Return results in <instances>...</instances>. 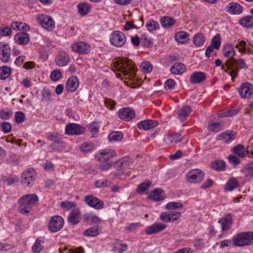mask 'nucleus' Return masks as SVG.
Wrapping results in <instances>:
<instances>
[{"label":"nucleus","instance_id":"nucleus-61","mask_svg":"<svg viewBox=\"0 0 253 253\" xmlns=\"http://www.w3.org/2000/svg\"><path fill=\"white\" fill-rule=\"evenodd\" d=\"M111 184V182L107 179H100L95 182V186L96 188H100L108 186L110 185Z\"/></svg>","mask_w":253,"mask_h":253},{"label":"nucleus","instance_id":"nucleus-47","mask_svg":"<svg viewBox=\"0 0 253 253\" xmlns=\"http://www.w3.org/2000/svg\"><path fill=\"white\" fill-rule=\"evenodd\" d=\"M145 26L150 32L156 31L160 28L159 24L153 20H148L146 22Z\"/></svg>","mask_w":253,"mask_h":253},{"label":"nucleus","instance_id":"nucleus-60","mask_svg":"<svg viewBox=\"0 0 253 253\" xmlns=\"http://www.w3.org/2000/svg\"><path fill=\"white\" fill-rule=\"evenodd\" d=\"M47 138L53 141L54 143L58 144L62 143V139L61 137L56 133H50L47 135Z\"/></svg>","mask_w":253,"mask_h":253},{"label":"nucleus","instance_id":"nucleus-9","mask_svg":"<svg viewBox=\"0 0 253 253\" xmlns=\"http://www.w3.org/2000/svg\"><path fill=\"white\" fill-rule=\"evenodd\" d=\"M64 219L59 215L52 217L48 224V229L52 232L59 231L64 225Z\"/></svg>","mask_w":253,"mask_h":253},{"label":"nucleus","instance_id":"nucleus-27","mask_svg":"<svg viewBox=\"0 0 253 253\" xmlns=\"http://www.w3.org/2000/svg\"><path fill=\"white\" fill-rule=\"evenodd\" d=\"M235 47L238 49L239 52L241 54H244L246 52L249 53H253L252 51L251 47H247V42L242 40H239L237 41V43L235 45Z\"/></svg>","mask_w":253,"mask_h":253},{"label":"nucleus","instance_id":"nucleus-57","mask_svg":"<svg viewBox=\"0 0 253 253\" xmlns=\"http://www.w3.org/2000/svg\"><path fill=\"white\" fill-rule=\"evenodd\" d=\"M127 249V246L126 244L123 243L122 241H118L115 244L114 250L121 253L126 251Z\"/></svg>","mask_w":253,"mask_h":253},{"label":"nucleus","instance_id":"nucleus-41","mask_svg":"<svg viewBox=\"0 0 253 253\" xmlns=\"http://www.w3.org/2000/svg\"><path fill=\"white\" fill-rule=\"evenodd\" d=\"M239 24L246 28L253 27V16H247L242 18L239 22Z\"/></svg>","mask_w":253,"mask_h":253},{"label":"nucleus","instance_id":"nucleus-56","mask_svg":"<svg viewBox=\"0 0 253 253\" xmlns=\"http://www.w3.org/2000/svg\"><path fill=\"white\" fill-rule=\"evenodd\" d=\"M140 67L142 72L145 73H149L153 69L152 64L147 61L142 62L140 65Z\"/></svg>","mask_w":253,"mask_h":253},{"label":"nucleus","instance_id":"nucleus-64","mask_svg":"<svg viewBox=\"0 0 253 253\" xmlns=\"http://www.w3.org/2000/svg\"><path fill=\"white\" fill-rule=\"evenodd\" d=\"M12 116V112L9 110H2L0 112V118L2 120H8Z\"/></svg>","mask_w":253,"mask_h":253},{"label":"nucleus","instance_id":"nucleus-32","mask_svg":"<svg viewBox=\"0 0 253 253\" xmlns=\"http://www.w3.org/2000/svg\"><path fill=\"white\" fill-rule=\"evenodd\" d=\"M165 141L167 144L180 142L182 139V136L179 133L168 134L165 137Z\"/></svg>","mask_w":253,"mask_h":253},{"label":"nucleus","instance_id":"nucleus-48","mask_svg":"<svg viewBox=\"0 0 253 253\" xmlns=\"http://www.w3.org/2000/svg\"><path fill=\"white\" fill-rule=\"evenodd\" d=\"M162 26L165 28H169L173 26L175 24V20L169 17H164L161 19Z\"/></svg>","mask_w":253,"mask_h":253},{"label":"nucleus","instance_id":"nucleus-21","mask_svg":"<svg viewBox=\"0 0 253 253\" xmlns=\"http://www.w3.org/2000/svg\"><path fill=\"white\" fill-rule=\"evenodd\" d=\"M226 11L233 15H238L242 12L243 8L242 6L237 2H230L225 8Z\"/></svg>","mask_w":253,"mask_h":253},{"label":"nucleus","instance_id":"nucleus-23","mask_svg":"<svg viewBox=\"0 0 253 253\" xmlns=\"http://www.w3.org/2000/svg\"><path fill=\"white\" fill-rule=\"evenodd\" d=\"M235 138V134L233 131L227 130L217 135L216 139L222 140L224 142L228 143Z\"/></svg>","mask_w":253,"mask_h":253},{"label":"nucleus","instance_id":"nucleus-8","mask_svg":"<svg viewBox=\"0 0 253 253\" xmlns=\"http://www.w3.org/2000/svg\"><path fill=\"white\" fill-rule=\"evenodd\" d=\"M84 201L87 206L95 210L103 209L104 207L103 202L92 195L86 196Z\"/></svg>","mask_w":253,"mask_h":253},{"label":"nucleus","instance_id":"nucleus-14","mask_svg":"<svg viewBox=\"0 0 253 253\" xmlns=\"http://www.w3.org/2000/svg\"><path fill=\"white\" fill-rule=\"evenodd\" d=\"M181 216V212L174 211L170 213L163 212L160 215V219L165 222H173L177 220Z\"/></svg>","mask_w":253,"mask_h":253},{"label":"nucleus","instance_id":"nucleus-40","mask_svg":"<svg viewBox=\"0 0 253 253\" xmlns=\"http://www.w3.org/2000/svg\"><path fill=\"white\" fill-rule=\"evenodd\" d=\"M206 42V38L204 35L200 33H198L195 35L193 37V43L194 45L197 47H201L204 45Z\"/></svg>","mask_w":253,"mask_h":253},{"label":"nucleus","instance_id":"nucleus-31","mask_svg":"<svg viewBox=\"0 0 253 253\" xmlns=\"http://www.w3.org/2000/svg\"><path fill=\"white\" fill-rule=\"evenodd\" d=\"M186 71L185 65L181 63H174L170 68V72L172 74L180 75Z\"/></svg>","mask_w":253,"mask_h":253},{"label":"nucleus","instance_id":"nucleus-46","mask_svg":"<svg viewBox=\"0 0 253 253\" xmlns=\"http://www.w3.org/2000/svg\"><path fill=\"white\" fill-rule=\"evenodd\" d=\"M238 185V182L235 178L229 179L225 187V190L227 191H231L236 188Z\"/></svg>","mask_w":253,"mask_h":253},{"label":"nucleus","instance_id":"nucleus-2","mask_svg":"<svg viewBox=\"0 0 253 253\" xmlns=\"http://www.w3.org/2000/svg\"><path fill=\"white\" fill-rule=\"evenodd\" d=\"M253 243V232H241L232 237V244L236 247L250 246Z\"/></svg>","mask_w":253,"mask_h":253},{"label":"nucleus","instance_id":"nucleus-25","mask_svg":"<svg viewBox=\"0 0 253 253\" xmlns=\"http://www.w3.org/2000/svg\"><path fill=\"white\" fill-rule=\"evenodd\" d=\"M83 218L84 221L89 224H99L102 221L101 218L93 212H87L84 213L83 215Z\"/></svg>","mask_w":253,"mask_h":253},{"label":"nucleus","instance_id":"nucleus-63","mask_svg":"<svg viewBox=\"0 0 253 253\" xmlns=\"http://www.w3.org/2000/svg\"><path fill=\"white\" fill-rule=\"evenodd\" d=\"M15 120L17 124H22L25 120V114L20 111L16 112L15 115Z\"/></svg>","mask_w":253,"mask_h":253},{"label":"nucleus","instance_id":"nucleus-19","mask_svg":"<svg viewBox=\"0 0 253 253\" xmlns=\"http://www.w3.org/2000/svg\"><path fill=\"white\" fill-rule=\"evenodd\" d=\"M69 60L68 54L64 51H61L57 55L55 62L59 67H64L67 65Z\"/></svg>","mask_w":253,"mask_h":253},{"label":"nucleus","instance_id":"nucleus-18","mask_svg":"<svg viewBox=\"0 0 253 253\" xmlns=\"http://www.w3.org/2000/svg\"><path fill=\"white\" fill-rule=\"evenodd\" d=\"M118 115L121 119L126 121H129L134 117L135 112L130 108H123L120 110Z\"/></svg>","mask_w":253,"mask_h":253},{"label":"nucleus","instance_id":"nucleus-52","mask_svg":"<svg viewBox=\"0 0 253 253\" xmlns=\"http://www.w3.org/2000/svg\"><path fill=\"white\" fill-rule=\"evenodd\" d=\"M151 184L149 181L144 182L139 184L137 189V192L141 195L144 194Z\"/></svg>","mask_w":253,"mask_h":253},{"label":"nucleus","instance_id":"nucleus-51","mask_svg":"<svg viewBox=\"0 0 253 253\" xmlns=\"http://www.w3.org/2000/svg\"><path fill=\"white\" fill-rule=\"evenodd\" d=\"M81 150L84 153L90 152L94 149L93 144L89 142H85L80 146Z\"/></svg>","mask_w":253,"mask_h":253},{"label":"nucleus","instance_id":"nucleus-20","mask_svg":"<svg viewBox=\"0 0 253 253\" xmlns=\"http://www.w3.org/2000/svg\"><path fill=\"white\" fill-rule=\"evenodd\" d=\"M222 54L226 58H233L236 55L235 46L231 43L224 44L222 47Z\"/></svg>","mask_w":253,"mask_h":253},{"label":"nucleus","instance_id":"nucleus-50","mask_svg":"<svg viewBox=\"0 0 253 253\" xmlns=\"http://www.w3.org/2000/svg\"><path fill=\"white\" fill-rule=\"evenodd\" d=\"M183 205L179 202H170L165 206V209L167 210H173L181 209Z\"/></svg>","mask_w":253,"mask_h":253},{"label":"nucleus","instance_id":"nucleus-6","mask_svg":"<svg viewBox=\"0 0 253 253\" xmlns=\"http://www.w3.org/2000/svg\"><path fill=\"white\" fill-rule=\"evenodd\" d=\"M39 24L45 30L51 31L55 28V22L53 18L47 15L39 14L37 17Z\"/></svg>","mask_w":253,"mask_h":253},{"label":"nucleus","instance_id":"nucleus-53","mask_svg":"<svg viewBox=\"0 0 253 253\" xmlns=\"http://www.w3.org/2000/svg\"><path fill=\"white\" fill-rule=\"evenodd\" d=\"M226 164L222 160H217L212 163L211 167L216 170H223L224 169Z\"/></svg>","mask_w":253,"mask_h":253},{"label":"nucleus","instance_id":"nucleus-26","mask_svg":"<svg viewBox=\"0 0 253 253\" xmlns=\"http://www.w3.org/2000/svg\"><path fill=\"white\" fill-rule=\"evenodd\" d=\"M14 41L18 44H26L30 40L29 35L25 32H20L16 34L14 37Z\"/></svg>","mask_w":253,"mask_h":253},{"label":"nucleus","instance_id":"nucleus-28","mask_svg":"<svg viewBox=\"0 0 253 253\" xmlns=\"http://www.w3.org/2000/svg\"><path fill=\"white\" fill-rule=\"evenodd\" d=\"M206 79V75L202 72H195L192 73L190 78L192 84H198L204 81Z\"/></svg>","mask_w":253,"mask_h":253},{"label":"nucleus","instance_id":"nucleus-35","mask_svg":"<svg viewBox=\"0 0 253 253\" xmlns=\"http://www.w3.org/2000/svg\"><path fill=\"white\" fill-rule=\"evenodd\" d=\"M123 137L124 134L121 131H113L110 133L108 136L109 142L112 143L120 141Z\"/></svg>","mask_w":253,"mask_h":253},{"label":"nucleus","instance_id":"nucleus-45","mask_svg":"<svg viewBox=\"0 0 253 253\" xmlns=\"http://www.w3.org/2000/svg\"><path fill=\"white\" fill-rule=\"evenodd\" d=\"M11 74V69L7 66L0 67V79L4 80L7 78Z\"/></svg>","mask_w":253,"mask_h":253},{"label":"nucleus","instance_id":"nucleus-29","mask_svg":"<svg viewBox=\"0 0 253 253\" xmlns=\"http://www.w3.org/2000/svg\"><path fill=\"white\" fill-rule=\"evenodd\" d=\"M81 212L78 209L73 210L68 217V221L72 224L75 225L78 224L81 219Z\"/></svg>","mask_w":253,"mask_h":253},{"label":"nucleus","instance_id":"nucleus-36","mask_svg":"<svg viewBox=\"0 0 253 253\" xmlns=\"http://www.w3.org/2000/svg\"><path fill=\"white\" fill-rule=\"evenodd\" d=\"M132 162V160L130 158L124 157L116 162L115 165L117 168L123 169L129 166Z\"/></svg>","mask_w":253,"mask_h":253},{"label":"nucleus","instance_id":"nucleus-10","mask_svg":"<svg viewBox=\"0 0 253 253\" xmlns=\"http://www.w3.org/2000/svg\"><path fill=\"white\" fill-rule=\"evenodd\" d=\"M36 179V172L34 169H29L25 170L21 177L22 183L26 186L33 184Z\"/></svg>","mask_w":253,"mask_h":253},{"label":"nucleus","instance_id":"nucleus-44","mask_svg":"<svg viewBox=\"0 0 253 253\" xmlns=\"http://www.w3.org/2000/svg\"><path fill=\"white\" fill-rule=\"evenodd\" d=\"M89 129L92 137H95L99 133L100 125L96 122H92L89 124Z\"/></svg>","mask_w":253,"mask_h":253},{"label":"nucleus","instance_id":"nucleus-13","mask_svg":"<svg viewBox=\"0 0 253 253\" xmlns=\"http://www.w3.org/2000/svg\"><path fill=\"white\" fill-rule=\"evenodd\" d=\"M11 49L8 44L4 42H0V59L3 63L9 61Z\"/></svg>","mask_w":253,"mask_h":253},{"label":"nucleus","instance_id":"nucleus-49","mask_svg":"<svg viewBox=\"0 0 253 253\" xmlns=\"http://www.w3.org/2000/svg\"><path fill=\"white\" fill-rule=\"evenodd\" d=\"M223 128V124L219 122H211L208 126L209 130L212 132H218Z\"/></svg>","mask_w":253,"mask_h":253},{"label":"nucleus","instance_id":"nucleus-37","mask_svg":"<svg viewBox=\"0 0 253 253\" xmlns=\"http://www.w3.org/2000/svg\"><path fill=\"white\" fill-rule=\"evenodd\" d=\"M44 243V238L42 237L38 238L32 247V251H33V252L36 253L40 252L43 248Z\"/></svg>","mask_w":253,"mask_h":253},{"label":"nucleus","instance_id":"nucleus-24","mask_svg":"<svg viewBox=\"0 0 253 253\" xmlns=\"http://www.w3.org/2000/svg\"><path fill=\"white\" fill-rule=\"evenodd\" d=\"M218 222L221 225V230L225 231L231 227L232 217L230 214H227L219 219Z\"/></svg>","mask_w":253,"mask_h":253},{"label":"nucleus","instance_id":"nucleus-7","mask_svg":"<svg viewBox=\"0 0 253 253\" xmlns=\"http://www.w3.org/2000/svg\"><path fill=\"white\" fill-rule=\"evenodd\" d=\"M65 133L68 135H79L83 134L85 127L76 123H70L66 125L65 129Z\"/></svg>","mask_w":253,"mask_h":253},{"label":"nucleus","instance_id":"nucleus-33","mask_svg":"<svg viewBox=\"0 0 253 253\" xmlns=\"http://www.w3.org/2000/svg\"><path fill=\"white\" fill-rule=\"evenodd\" d=\"M175 40L179 43L185 44L189 41V35L184 31L176 33L174 36Z\"/></svg>","mask_w":253,"mask_h":253},{"label":"nucleus","instance_id":"nucleus-43","mask_svg":"<svg viewBox=\"0 0 253 253\" xmlns=\"http://www.w3.org/2000/svg\"><path fill=\"white\" fill-rule=\"evenodd\" d=\"M232 151L233 153L241 158H243L246 155L247 150H246L244 146L242 145L239 144L233 147Z\"/></svg>","mask_w":253,"mask_h":253},{"label":"nucleus","instance_id":"nucleus-16","mask_svg":"<svg viewBox=\"0 0 253 253\" xmlns=\"http://www.w3.org/2000/svg\"><path fill=\"white\" fill-rule=\"evenodd\" d=\"M239 92L242 98H248L253 93V86L250 83H243L239 89Z\"/></svg>","mask_w":253,"mask_h":253},{"label":"nucleus","instance_id":"nucleus-42","mask_svg":"<svg viewBox=\"0 0 253 253\" xmlns=\"http://www.w3.org/2000/svg\"><path fill=\"white\" fill-rule=\"evenodd\" d=\"M11 27L13 30H17L18 31L23 30L25 31H28L30 30V27L25 23L21 22H15L12 24Z\"/></svg>","mask_w":253,"mask_h":253},{"label":"nucleus","instance_id":"nucleus-54","mask_svg":"<svg viewBox=\"0 0 253 253\" xmlns=\"http://www.w3.org/2000/svg\"><path fill=\"white\" fill-rule=\"evenodd\" d=\"M60 251L61 253H84V251L82 247L78 248L67 247L65 248L63 250L60 249Z\"/></svg>","mask_w":253,"mask_h":253},{"label":"nucleus","instance_id":"nucleus-15","mask_svg":"<svg viewBox=\"0 0 253 253\" xmlns=\"http://www.w3.org/2000/svg\"><path fill=\"white\" fill-rule=\"evenodd\" d=\"M166 227L167 225L164 223L155 222L146 227L145 232L147 235L154 234L164 230Z\"/></svg>","mask_w":253,"mask_h":253},{"label":"nucleus","instance_id":"nucleus-12","mask_svg":"<svg viewBox=\"0 0 253 253\" xmlns=\"http://www.w3.org/2000/svg\"><path fill=\"white\" fill-rule=\"evenodd\" d=\"M116 152L113 149L101 150L96 156V158L101 163H108L110 159L116 156Z\"/></svg>","mask_w":253,"mask_h":253},{"label":"nucleus","instance_id":"nucleus-3","mask_svg":"<svg viewBox=\"0 0 253 253\" xmlns=\"http://www.w3.org/2000/svg\"><path fill=\"white\" fill-rule=\"evenodd\" d=\"M38 201V198L35 195H28L21 198L19 203V211L22 213H27L31 208Z\"/></svg>","mask_w":253,"mask_h":253},{"label":"nucleus","instance_id":"nucleus-1","mask_svg":"<svg viewBox=\"0 0 253 253\" xmlns=\"http://www.w3.org/2000/svg\"><path fill=\"white\" fill-rule=\"evenodd\" d=\"M114 67L116 70L123 73L125 76L132 80L135 74V70L133 65L126 59H118L113 63Z\"/></svg>","mask_w":253,"mask_h":253},{"label":"nucleus","instance_id":"nucleus-17","mask_svg":"<svg viewBox=\"0 0 253 253\" xmlns=\"http://www.w3.org/2000/svg\"><path fill=\"white\" fill-rule=\"evenodd\" d=\"M79 85V81L78 78L72 76L67 80L65 84V89L68 92H74L78 88Z\"/></svg>","mask_w":253,"mask_h":253},{"label":"nucleus","instance_id":"nucleus-11","mask_svg":"<svg viewBox=\"0 0 253 253\" xmlns=\"http://www.w3.org/2000/svg\"><path fill=\"white\" fill-rule=\"evenodd\" d=\"M71 47L73 51L82 54H87L91 50L90 45L83 42H75L72 45Z\"/></svg>","mask_w":253,"mask_h":253},{"label":"nucleus","instance_id":"nucleus-59","mask_svg":"<svg viewBox=\"0 0 253 253\" xmlns=\"http://www.w3.org/2000/svg\"><path fill=\"white\" fill-rule=\"evenodd\" d=\"M211 45L216 50L219 49L221 46V39L219 35H215L211 40Z\"/></svg>","mask_w":253,"mask_h":253},{"label":"nucleus","instance_id":"nucleus-4","mask_svg":"<svg viewBox=\"0 0 253 253\" xmlns=\"http://www.w3.org/2000/svg\"><path fill=\"white\" fill-rule=\"evenodd\" d=\"M110 43L116 47H122L126 43V39L125 35L121 31L116 30L113 31L110 36Z\"/></svg>","mask_w":253,"mask_h":253},{"label":"nucleus","instance_id":"nucleus-38","mask_svg":"<svg viewBox=\"0 0 253 253\" xmlns=\"http://www.w3.org/2000/svg\"><path fill=\"white\" fill-rule=\"evenodd\" d=\"M242 172L247 180H251L253 177V162L245 166Z\"/></svg>","mask_w":253,"mask_h":253},{"label":"nucleus","instance_id":"nucleus-22","mask_svg":"<svg viewBox=\"0 0 253 253\" xmlns=\"http://www.w3.org/2000/svg\"><path fill=\"white\" fill-rule=\"evenodd\" d=\"M158 124V122L156 121L146 120L138 123L137 127L139 129L147 130L156 127Z\"/></svg>","mask_w":253,"mask_h":253},{"label":"nucleus","instance_id":"nucleus-30","mask_svg":"<svg viewBox=\"0 0 253 253\" xmlns=\"http://www.w3.org/2000/svg\"><path fill=\"white\" fill-rule=\"evenodd\" d=\"M149 199L156 201H161L164 199V192L161 189H155L149 195Z\"/></svg>","mask_w":253,"mask_h":253},{"label":"nucleus","instance_id":"nucleus-58","mask_svg":"<svg viewBox=\"0 0 253 253\" xmlns=\"http://www.w3.org/2000/svg\"><path fill=\"white\" fill-rule=\"evenodd\" d=\"M99 233L98 229L97 227H91L84 231V235L85 236L94 237L97 235Z\"/></svg>","mask_w":253,"mask_h":253},{"label":"nucleus","instance_id":"nucleus-5","mask_svg":"<svg viewBox=\"0 0 253 253\" xmlns=\"http://www.w3.org/2000/svg\"><path fill=\"white\" fill-rule=\"evenodd\" d=\"M205 176L204 172L200 169H195L189 170L185 175V179L189 183L196 184L201 182Z\"/></svg>","mask_w":253,"mask_h":253},{"label":"nucleus","instance_id":"nucleus-39","mask_svg":"<svg viewBox=\"0 0 253 253\" xmlns=\"http://www.w3.org/2000/svg\"><path fill=\"white\" fill-rule=\"evenodd\" d=\"M191 111V109L189 106L185 105L183 106L178 113L179 120L181 121H185L186 118L189 115Z\"/></svg>","mask_w":253,"mask_h":253},{"label":"nucleus","instance_id":"nucleus-55","mask_svg":"<svg viewBox=\"0 0 253 253\" xmlns=\"http://www.w3.org/2000/svg\"><path fill=\"white\" fill-rule=\"evenodd\" d=\"M62 77V73L60 69L52 71L50 74V79L53 82L58 81Z\"/></svg>","mask_w":253,"mask_h":253},{"label":"nucleus","instance_id":"nucleus-62","mask_svg":"<svg viewBox=\"0 0 253 253\" xmlns=\"http://www.w3.org/2000/svg\"><path fill=\"white\" fill-rule=\"evenodd\" d=\"M238 113V111L237 110L232 109L223 111L219 114V116L221 117H232L237 115Z\"/></svg>","mask_w":253,"mask_h":253},{"label":"nucleus","instance_id":"nucleus-34","mask_svg":"<svg viewBox=\"0 0 253 253\" xmlns=\"http://www.w3.org/2000/svg\"><path fill=\"white\" fill-rule=\"evenodd\" d=\"M78 10L81 16L87 15L90 11L91 6L87 2H82L77 5Z\"/></svg>","mask_w":253,"mask_h":253}]
</instances>
